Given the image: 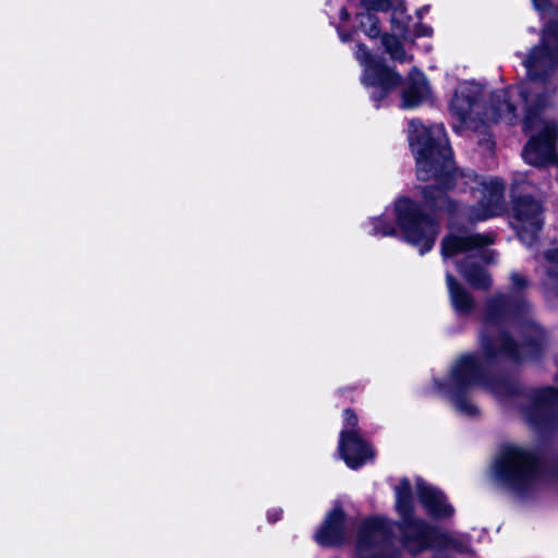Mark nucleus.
Returning <instances> with one entry per match:
<instances>
[{"label": "nucleus", "instance_id": "2", "mask_svg": "<svg viewBox=\"0 0 558 558\" xmlns=\"http://www.w3.org/2000/svg\"><path fill=\"white\" fill-rule=\"evenodd\" d=\"M500 364L495 337L484 331L480 336V351L464 352L456 359L447 391L460 413L471 417L480 414L478 408L469 400V393L475 388H486L500 398L525 395L519 381L494 374Z\"/></svg>", "mask_w": 558, "mask_h": 558}, {"label": "nucleus", "instance_id": "34", "mask_svg": "<svg viewBox=\"0 0 558 558\" xmlns=\"http://www.w3.org/2000/svg\"><path fill=\"white\" fill-rule=\"evenodd\" d=\"M367 53L373 54L365 44L359 43L355 54L356 59L361 62L363 66L368 63Z\"/></svg>", "mask_w": 558, "mask_h": 558}, {"label": "nucleus", "instance_id": "28", "mask_svg": "<svg viewBox=\"0 0 558 558\" xmlns=\"http://www.w3.org/2000/svg\"><path fill=\"white\" fill-rule=\"evenodd\" d=\"M342 429L359 430V417L353 409L345 408L342 411Z\"/></svg>", "mask_w": 558, "mask_h": 558}, {"label": "nucleus", "instance_id": "42", "mask_svg": "<svg viewBox=\"0 0 558 558\" xmlns=\"http://www.w3.org/2000/svg\"><path fill=\"white\" fill-rule=\"evenodd\" d=\"M521 96L523 97V99H524V100H526V99H527V94H526V93L522 92V93H521Z\"/></svg>", "mask_w": 558, "mask_h": 558}, {"label": "nucleus", "instance_id": "39", "mask_svg": "<svg viewBox=\"0 0 558 558\" xmlns=\"http://www.w3.org/2000/svg\"><path fill=\"white\" fill-rule=\"evenodd\" d=\"M339 17L341 21H348L350 19V13L349 11L347 10V8H342L340 10V13H339Z\"/></svg>", "mask_w": 558, "mask_h": 558}, {"label": "nucleus", "instance_id": "4", "mask_svg": "<svg viewBox=\"0 0 558 558\" xmlns=\"http://www.w3.org/2000/svg\"><path fill=\"white\" fill-rule=\"evenodd\" d=\"M496 350L502 361L507 360L521 365L526 362H541L550 345L548 332L538 324L530 323L521 332V341L506 329L500 328L495 338Z\"/></svg>", "mask_w": 558, "mask_h": 558}, {"label": "nucleus", "instance_id": "19", "mask_svg": "<svg viewBox=\"0 0 558 558\" xmlns=\"http://www.w3.org/2000/svg\"><path fill=\"white\" fill-rule=\"evenodd\" d=\"M458 269L471 287L483 291H488L492 288L490 274L478 263H461L458 265Z\"/></svg>", "mask_w": 558, "mask_h": 558}, {"label": "nucleus", "instance_id": "6", "mask_svg": "<svg viewBox=\"0 0 558 558\" xmlns=\"http://www.w3.org/2000/svg\"><path fill=\"white\" fill-rule=\"evenodd\" d=\"M522 63L534 82H546L558 69V11L543 24L539 43L530 49Z\"/></svg>", "mask_w": 558, "mask_h": 558}, {"label": "nucleus", "instance_id": "16", "mask_svg": "<svg viewBox=\"0 0 558 558\" xmlns=\"http://www.w3.org/2000/svg\"><path fill=\"white\" fill-rule=\"evenodd\" d=\"M430 88L423 71L413 66L408 74V84L400 93L402 109H414L428 99Z\"/></svg>", "mask_w": 558, "mask_h": 558}, {"label": "nucleus", "instance_id": "14", "mask_svg": "<svg viewBox=\"0 0 558 558\" xmlns=\"http://www.w3.org/2000/svg\"><path fill=\"white\" fill-rule=\"evenodd\" d=\"M416 494L420 504L432 519L445 520L454 514V508L448 502L446 494L426 484L422 478L416 481Z\"/></svg>", "mask_w": 558, "mask_h": 558}, {"label": "nucleus", "instance_id": "17", "mask_svg": "<svg viewBox=\"0 0 558 558\" xmlns=\"http://www.w3.org/2000/svg\"><path fill=\"white\" fill-rule=\"evenodd\" d=\"M482 99L481 90L474 83L463 86L460 90H456L451 97L449 109L461 123H466L471 117L473 108L480 104Z\"/></svg>", "mask_w": 558, "mask_h": 558}, {"label": "nucleus", "instance_id": "12", "mask_svg": "<svg viewBox=\"0 0 558 558\" xmlns=\"http://www.w3.org/2000/svg\"><path fill=\"white\" fill-rule=\"evenodd\" d=\"M338 450L340 458L351 470L361 469L368 460L374 459L375 451L359 430L341 429Z\"/></svg>", "mask_w": 558, "mask_h": 558}, {"label": "nucleus", "instance_id": "13", "mask_svg": "<svg viewBox=\"0 0 558 558\" xmlns=\"http://www.w3.org/2000/svg\"><path fill=\"white\" fill-rule=\"evenodd\" d=\"M395 536L393 525L386 518L369 515L365 518L356 533V549L367 551L380 542L391 541Z\"/></svg>", "mask_w": 558, "mask_h": 558}, {"label": "nucleus", "instance_id": "38", "mask_svg": "<svg viewBox=\"0 0 558 558\" xmlns=\"http://www.w3.org/2000/svg\"><path fill=\"white\" fill-rule=\"evenodd\" d=\"M550 474L558 478V457L551 463Z\"/></svg>", "mask_w": 558, "mask_h": 558}, {"label": "nucleus", "instance_id": "40", "mask_svg": "<svg viewBox=\"0 0 558 558\" xmlns=\"http://www.w3.org/2000/svg\"><path fill=\"white\" fill-rule=\"evenodd\" d=\"M429 9V5H424L423 8H421L420 10H417L416 14L420 19L423 17V13L427 12Z\"/></svg>", "mask_w": 558, "mask_h": 558}, {"label": "nucleus", "instance_id": "22", "mask_svg": "<svg viewBox=\"0 0 558 558\" xmlns=\"http://www.w3.org/2000/svg\"><path fill=\"white\" fill-rule=\"evenodd\" d=\"M489 102L495 121L499 120L504 114L517 116V106L511 101L508 88L493 92Z\"/></svg>", "mask_w": 558, "mask_h": 558}, {"label": "nucleus", "instance_id": "11", "mask_svg": "<svg viewBox=\"0 0 558 558\" xmlns=\"http://www.w3.org/2000/svg\"><path fill=\"white\" fill-rule=\"evenodd\" d=\"M347 512L341 505L327 511L314 533V541L323 548H340L348 543Z\"/></svg>", "mask_w": 558, "mask_h": 558}, {"label": "nucleus", "instance_id": "18", "mask_svg": "<svg viewBox=\"0 0 558 558\" xmlns=\"http://www.w3.org/2000/svg\"><path fill=\"white\" fill-rule=\"evenodd\" d=\"M446 283L453 311L459 315L472 314L476 307L473 295L450 272L446 275Z\"/></svg>", "mask_w": 558, "mask_h": 558}, {"label": "nucleus", "instance_id": "1", "mask_svg": "<svg viewBox=\"0 0 558 558\" xmlns=\"http://www.w3.org/2000/svg\"><path fill=\"white\" fill-rule=\"evenodd\" d=\"M409 133V145L415 159L416 179L427 184L418 186L420 198L402 195L393 203L395 222L384 216L371 218L372 235L397 236L415 247L420 255L433 250L441 232L445 216H454L459 203L450 196L457 187L458 178L484 185L481 177L474 172L459 171L449 140L444 131H435L415 121ZM492 198L499 199L504 194V184L492 181L485 184Z\"/></svg>", "mask_w": 558, "mask_h": 558}, {"label": "nucleus", "instance_id": "29", "mask_svg": "<svg viewBox=\"0 0 558 558\" xmlns=\"http://www.w3.org/2000/svg\"><path fill=\"white\" fill-rule=\"evenodd\" d=\"M533 9L538 12L541 15L545 13H549V15H554V11H558V7H556L553 0H531Z\"/></svg>", "mask_w": 558, "mask_h": 558}, {"label": "nucleus", "instance_id": "21", "mask_svg": "<svg viewBox=\"0 0 558 558\" xmlns=\"http://www.w3.org/2000/svg\"><path fill=\"white\" fill-rule=\"evenodd\" d=\"M547 106V99L544 94H537L534 100L526 106L522 119V131L524 134L533 132L538 124L543 123L542 114Z\"/></svg>", "mask_w": 558, "mask_h": 558}, {"label": "nucleus", "instance_id": "9", "mask_svg": "<svg viewBox=\"0 0 558 558\" xmlns=\"http://www.w3.org/2000/svg\"><path fill=\"white\" fill-rule=\"evenodd\" d=\"M524 389V396L530 398V404L523 410L526 422L536 430L543 432L553 426L558 402V389L551 386L533 390L531 393Z\"/></svg>", "mask_w": 558, "mask_h": 558}, {"label": "nucleus", "instance_id": "24", "mask_svg": "<svg viewBox=\"0 0 558 558\" xmlns=\"http://www.w3.org/2000/svg\"><path fill=\"white\" fill-rule=\"evenodd\" d=\"M356 20L359 21L360 28L363 29L364 34L371 38H381V28H380V19L371 12H359L356 14Z\"/></svg>", "mask_w": 558, "mask_h": 558}, {"label": "nucleus", "instance_id": "41", "mask_svg": "<svg viewBox=\"0 0 558 558\" xmlns=\"http://www.w3.org/2000/svg\"><path fill=\"white\" fill-rule=\"evenodd\" d=\"M436 385H437V388H438L439 390H441V389H442V383H441V381L437 380V381H436Z\"/></svg>", "mask_w": 558, "mask_h": 558}, {"label": "nucleus", "instance_id": "3", "mask_svg": "<svg viewBox=\"0 0 558 558\" xmlns=\"http://www.w3.org/2000/svg\"><path fill=\"white\" fill-rule=\"evenodd\" d=\"M493 471L502 485L517 496L527 498L543 476L544 460L536 449L509 444L499 451Z\"/></svg>", "mask_w": 558, "mask_h": 558}, {"label": "nucleus", "instance_id": "32", "mask_svg": "<svg viewBox=\"0 0 558 558\" xmlns=\"http://www.w3.org/2000/svg\"><path fill=\"white\" fill-rule=\"evenodd\" d=\"M510 280L512 288L518 291H522L529 286V280L518 272H512L510 276Z\"/></svg>", "mask_w": 558, "mask_h": 558}, {"label": "nucleus", "instance_id": "35", "mask_svg": "<svg viewBox=\"0 0 558 558\" xmlns=\"http://www.w3.org/2000/svg\"><path fill=\"white\" fill-rule=\"evenodd\" d=\"M283 515V510L281 508H271L267 511L266 517L267 521L271 524L280 521Z\"/></svg>", "mask_w": 558, "mask_h": 558}, {"label": "nucleus", "instance_id": "30", "mask_svg": "<svg viewBox=\"0 0 558 558\" xmlns=\"http://www.w3.org/2000/svg\"><path fill=\"white\" fill-rule=\"evenodd\" d=\"M407 19L408 21H401L397 19L396 15L393 14L390 20L391 27L398 31L403 37H405L407 33H409L408 22L411 20V16H408Z\"/></svg>", "mask_w": 558, "mask_h": 558}, {"label": "nucleus", "instance_id": "5", "mask_svg": "<svg viewBox=\"0 0 558 558\" xmlns=\"http://www.w3.org/2000/svg\"><path fill=\"white\" fill-rule=\"evenodd\" d=\"M392 525L398 530L401 546L413 557L432 548L460 549L457 538L415 514L399 518Z\"/></svg>", "mask_w": 558, "mask_h": 558}, {"label": "nucleus", "instance_id": "37", "mask_svg": "<svg viewBox=\"0 0 558 558\" xmlns=\"http://www.w3.org/2000/svg\"><path fill=\"white\" fill-rule=\"evenodd\" d=\"M546 258L553 263V264H557L558 265V246L556 248H553V250H548L546 252Z\"/></svg>", "mask_w": 558, "mask_h": 558}, {"label": "nucleus", "instance_id": "25", "mask_svg": "<svg viewBox=\"0 0 558 558\" xmlns=\"http://www.w3.org/2000/svg\"><path fill=\"white\" fill-rule=\"evenodd\" d=\"M381 44L385 50L391 56L392 59L398 60L400 62L404 61L405 49L400 39L396 35L390 33H383Z\"/></svg>", "mask_w": 558, "mask_h": 558}, {"label": "nucleus", "instance_id": "8", "mask_svg": "<svg viewBox=\"0 0 558 558\" xmlns=\"http://www.w3.org/2000/svg\"><path fill=\"white\" fill-rule=\"evenodd\" d=\"M367 58L368 63L362 69L360 80L375 108L379 109L384 100L404 85L405 80L395 68L389 66L385 59L368 53Z\"/></svg>", "mask_w": 558, "mask_h": 558}, {"label": "nucleus", "instance_id": "7", "mask_svg": "<svg viewBox=\"0 0 558 558\" xmlns=\"http://www.w3.org/2000/svg\"><path fill=\"white\" fill-rule=\"evenodd\" d=\"M513 228L519 240L526 246L537 243L543 230L545 207L531 194H511Z\"/></svg>", "mask_w": 558, "mask_h": 558}, {"label": "nucleus", "instance_id": "15", "mask_svg": "<svg viewBox=\"0 0 558 558\" xmlns=\"http://www.w3.org/2000/svg\"><path fill=\"white\" fill-rule=\"evenodd\" d=\"M492 243L493 239L482 233L459 235L449 232L441 239L440 253L442 258L449 259L462 253L484 248Z\"/></svg>", "mask_w": 558, "mask_h": 558}, {"label": "nucleus", "instance_id": "36", "mask_svg": "<svg viewBox=\"0 0 558 558\" xmlns=\"http://www.w3.org/2000/svg\"><path fill=\"white\" fill-rule=\"evenodd\" d=\"M338 34L342 43H350L353 40L354 31H341L338 28Z\"/></svg>", "mask_w": 558, "mask_h": 558}, {"label": "nucleus", "instance_id": "23", "mask_svg": "<svg viewBox=\"0 0 558 558\" xmlns=\"http://www.w3.org/2000/svg\"><path fill=\"white\" fill-rule=\"evenodd\" d=\"M506 294L499 293L487 300L485 320L488 324L500 325L507 317Z\"/></svg>", "mask_w": 558, "mask_h": 558}, {"label": "nucleus", "instance_id": "31", "mask_svg": "<svg viewBox=\"0 0 558 558\" xmlns=\"http://www.w3.org/2000/svg\"><path fill=\"white\" fill-rule=\"evenodd\" d=\"M413 34L415 38L430 37L433 35L432 26L417 22L414 25Z\"/></svg>", "mask_w": 558, "mask_h": 558}, {"label": "nucleus", "instance_id": "20", "mask_svg": "<svg viewBox=\"0 0 558 558\" xmlns=\"http://www.w3.org/2000/svg\"><path fill=\"white\" fill-rule=\"evenodd\" d=\"M395 508L399 518L415 514L412 486L407 476L400 478L399 484L395 487Z\"/></svg>", "mask_w": 558, "mask_h": 558}, {"label": "nucleus", "instance_id": "26", "mask_svg": "<svg viewBox=\"0 0 558 558\" xmlns=\"http://www.w3.org/2000/svg\"><path fill=\"white\" fill-rule=\"evenodd\" d=\"M507 316L518 318L525 314L527 304L521 296L506 294Z\"/></svg>", "mask_w": 558, "mask_h": 558}, {"label": "nucleus", "instance_id": "27", "mask_svg": "<svg viewBox=\"0 0 558 558\" xmlns=\"http://www.w3.org/2000/svg\"><path fill=\"white\" fill-rule=\"evenodd\" d=\"M359 5L364 12H388L392 9V0H360Z\"/></svg>", "mask_w": 558, "mask_h": 558}, {"label": "nucleus", "instance_id": "10", "mask_svg": "<svg viewBox=\"0 0 558 558\" xmlns=\"http://www.w3.org/2000/svg\"><path fill=\"white\" fill-rule=\"evenodd\" d=\"M558 141V125L546 121L544 126L527 140L522 150V157L527 165L536 168L546 167L555 160Z\"/></svg>", "mask_w": 558, "mask_h": 558}, {"label": "nucleus", "instance_id": "33", "mask_svg": "<svg viewBox=\"0 0 558 558\" xmlns=\"http://www.w3.org/2000/svg\"><path fill=\"white\" fill-rule=\"evenodd\" d=\"M359 389V385L344 386L337 389V395L352 403L354 401L352 395Z\"/></svg>", "mask_w": 558, "mask_h": 558}]
</instances>
